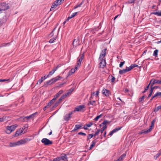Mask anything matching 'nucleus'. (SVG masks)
I'll use <instances>...</instances> for the list:
<instances>
[{
	"mask_svg": "<svg viewBox=\"0 0 161 161\" xmlns=\"http://www.w3.org/2000/svg\"><path fill=\"white\" fill-rule=\"evenodd\" d=\"M60 157L61 159L64 161H65L67 158V157L65 154H62Z\"/></svg>",
	"mask_w": 161,
	"mask_h": 161,
	"instance_id": "bb28decb",
	"label": "nucleus"
},
{
	"mask_svg": "<svg viewBox=\"0 0 161 161\" xmlns=\"http://www.w3.org/2000/svg\"><path fill=\"white\" fill-rule=\"evenodd\" d=\"M122 128V126L119 127L117 128H115V129H114L112 130L114 132V133H115V132H117L119 130H120Z\"/></svg>",
	"mask_w": 161,
	"mask_h": 161,
	"instance_id": "2f4dec72",
	"label": "nucleus"
},
{
	"mask_svg": "<svg viewBox=\"0 0 161 161\" xmlns=\"http://www.w3.org/2000/svg\"><path fill=\"white\" fill-rule=\"evenodd\" d=\"M18 145V143H17V142H10L9 143V146L10 147H15Z\"/></svg>",
	"mask_w": 161,
	"mask_h": 161,
	"instance_id": "412c9836",
	"label": "nucleus"
},
{
	"mask_svg": "<svg viewBox=\"0 0 161 161\" xmlns=\"http://www.w3.org/2000/svg\"><path fill=\"white\" fill-rule=\"evenodd\" d=\"M24 118H25V117H24V116L22 117H20L19 118V119L20 120L22 121H24V122L26 121V119Z\"/></svg>",
	"mask_w": 161,
	"mask_h": 161,
	"instance_id": "a18cd8bd",
	"label": "nucleus"
},
{
	"mask_svg": "<svg viewBox=\"0 0 161 161\" xmlns=\"http://www.w3.org/2000/svg\"><path fill=\"white\" fill-rule=\"evenodd\" d=\"M155 122V120H153L151 122V126L149 127V128L148 129L149 130H150V131H151L152 130V129L153 128L154 123Z\"/></svg>",
	"mask_w": 161,
	"mask_h": 161,
	"instance_id": "5701e85b",
	"label": "nucleus"
},
{
	"mask_svg": "<svg viewBox=\"0 0 161 161\" xmlns=\"http://www.w3.org/2000/svg\"><path fill=\"white\" fill-rule=\"evenodd\" d=\"M74 46L76 47L80 45V42L78 39H75L72 43Z\"/></svg>",
	"mask_w": 161,
	"mask_h": 161,
	"instance_id": "ddd939ff",
	"label": "nucleus"
},
{
	"mask_svg": "<svg viewBox=\"0 0 161 161\" xmlns=\"http://www.w3.org/2000/svg\"><path fill=\"white\" fill-rule=\"evenodd\" d=\"M155 80L156 84H161V80H158L156 79H155Z\"/></svg>",
	"mask_w": 161,
	"mask_h": 161,
	"instance_id": "de8ad7c7",
	"label": "nucleus"
},
{
	"mask_svg": "<svg viewBox=\"0 0 161 161\" xmlns=\"http://www.w3.org/2000/svg\"><path fill=\"white\" fill-rule=\"evenodd\" d=\"M126 155L125 153H124L121 155L119 158L117 159L116 161H122L123 159L125 157Z\"/></svg>",
	"mask_w": 161,
	"mask_h": 161,
	"instance_id": "b1692460",
	"label": "nucleus"
},
{
	"mask_svg": "<svg viewBox=\"0 0 161 161\" xmlns=\"http://www.w3.org/2000/svg\"><path fill=\"white\" fill-rule=\"evenodd\" d=\"M1 6L3 7L2 9L0 8V11H1L2 10L5 11L9 8V6L6 3H3L2 4Z\"/></svg>",
	"mask_w": 161,
	"mask_h": 161,
	"instance_id": "1a4fd4ad",
	"label": "nucleus"
},
{
	"mask_svg": "<svg viewBox=\"0 0 161 161\" xmlns=\"http://www.w3.org/2000/svg\"><path fill=\"white\" fill-rule=\"evenodd\" d=\"M109 123V122L107 120H105L102 123V124H103V125H105L107 124L108 123Z\"/></svg>",
	"mask_w": 161,
	"mask_h": 161,
	"instance_id": "603ef678",
	"label": "nucleus"
},
{
	"mask_svg": "<svg viewBox=\"0 0 161 161\" xmlns=\"http://www.w3.org/2000/svg\"><path fill=\"white\" fill-rule=\"evenodd\" d=\"M157 96H159L160 97H161V92H158L156 93Z\"/></svg>",
	"mask_w": 161,
	"mask_h": 161,
	"instance_id": "69168bd1",
	"label": "nucleus"
},
{
	"mask_svg": "<svg viewBox=\"0 0 161 161\" xmlns=\"http://www.w3.org/2000/svg\"><path fill=\"white\" fill-rule=\"evenodd\" d=\"M100 131V130L99 129L97 130V131L95 132V134H93V136H95L98 135Z\"/></svg>",
	"mask_w": 161,
	"mask_h": 161,
	"instance_id": "5fc2aeb1",
	"label": "nucleus"
},
{
	"mask_svg": "<svg viewBox=\"0 0 161 161\" xmlns=\"http://www.w3.org/2000/svg\"><path fill=\"white\" fill-rule=\"evenodd\" d=\"M57 39V37L56 36L55 37H53V38H51L49 41V42L52 43H53L55 40Z\"/></svg>",
	"mask_w": 161,
	"mask_h": 161,
	"instance_id": "c9c22d12",
	"label": "nucleus"
},
{
	"mask_svg": "<svg viewBox=\"0 0 161 161\" xmlns=\"http://www.w3.org/2000/svg\"><path fill=\"white\" fill-rule=\"evenodd\" d=\"M80 66V65H78V64H76L75 65V68H74L75 70H77L78 68H79V67Z\"/></svg>",
	"mask_w": 161,
	"mask_h": 161,
	"instance_id": "052dcab7",
	"label": "nucleus"
},
{
	"mask_svg": "<svg viewBox=\"0 0 161 161\" xmlns=\"http://www.w3.org/2000/svg\"><path fill=\"white\" fill-rule=\"evenodd\" d=\"M99 60L100 61L99 64V67L103 68L106 66V60L103 58L100 59L99 58Z\"/></svg>",
	"mask_w": 161,
	"mask_h": 161,
	"instance_id": "20e7f679",
	"label": "nucleus"
},
{
	"mask_svg": "<svg viewBox=\"0 0 161 161\" xmlns=\"http://www.w3.org/2000/svg\"><path fill=\"white\" fill-rule=\"evenodd\" d=\"M5 118L4 117H3L2 118H0V121L2 122L4 121L5 120Z\"/></svg>",
	"mask_w": 161,
	"mask_h": 161,
	"instance_id": "0e129e2a",
	"label": "nucleus"
},
{
	"mask_svg": "<svg viewBox=\"0 0 161 161\" xmlns=\"http://www.w3.org/2000/svg\"><path fill=\"white\" fill-rule=\"evenodd\" d=\"M108 79H109V81L112 82H114L115 80V77L111 75H109Z\"/></svg>",
	"mask_w": 161,
	"mask_h": 161,
	"instance_id": "f3484780",
	"label": "nucleus"
},
{
	"mask_svg": "<svg viewBox=\"0 0 161 161\" xmlns=\"http://www.w3.org/2000/svg\"><path fill=\"white\" fill-rule=\"evenodd\" d=\"M58 4L57 3V2L55 1L53 4L52 5L50 10L52 11V10H53V8H55L57 7V6H58Z\"/></svg>",
	"mask_w": 161,
	"mask_h": 161,
	"instance_id": "a211bd4d",
	"label": "nucleus"
},
{
	"mask_svg": "<svg viewBox=\"0 0 161 161\" xmlns=\"http://www.w3.org/2000/svg\"><path fill=\"white\" fill-rule=\"evenodd\" d=\"M158 50H155L153 54V55L155 56V57H157L158 56Z\"/></svg>",
	"mask_w": 161,
	"mask_h": 161,
	"instance_id": "79ce46f5",
	"label": "nucleus"
},
{
	"mask_svg": "<svg viewBox=\"0 0 161 161\" xmlns=\"http://www.w3.org/2000/svg\"><path fill=\"white\" fill-rule=\"evenodd\" d=\"M23 132L22 130L20 128L19 130H17L15 132V133L14 135V137H17L20 135Z\"/></svg>",
	"mask_w": 161,
	"mask_h": 161,
	"instance_id": "f8f14e48",
	"label": "nucleus"
},
{
	"mask_svg": "<svg viewBox=\"0 0 161 161\" xmlns=\"http://www.w3.org/2000/svg\"><path fill=\"white\" fill-rule=\"evenodd\" d=\"M66 95L65 94V93L63 95H62V96L60 97L63 100V99L65 98L66 97H67Z\"/></svg>",
	"mask_w": 161,
	"mask_h": 161,
	"instance_id": "8fccbe9b",
	"label": "nucleus"
},
{
	"mask_svg": "<svg viewBox=\"0 0 161 161\" xmlns=\"http://www.w3.org/2000/svg\"><path fill=\"white\" fill-rule=\"evenodd\" d=\"M102 114H100V115H98L94 119V120L95 121H97L102 116Z\"/></svg>",
	"mask_w": 161,
	"mask_h": 161,
	"instance_id": "37998d69",
	"label": "nucleus"
},
{
	"mask_svg": "<svg viewBox=\"0 0 161 161\" xmlns=\"http://www.w3.org/2000/svg\"><path fill=\"white\" fill-rule=\"evenodd\" d=\"M37 113V112H36L35 113H34L31 115H30L29 116H27L25 117V118L26 119V121H27L28 120L31 118H33L35 117V115Z\"/></svg>",
	"mask_w": 161,
	"mask_h": 161,
	"instance_id": "9b49d317",
	"label": "nucleus"
},
{
	"mask_svg": "<svg viewBox=\"0 0 161 161\" xmlns=\"http://www.w3.org/2000/svg\"><path fill=\"white\" fill-rule=\"evenodd\" d=\"M107 49L105 48L103 50L100 54V57L99 58L101 59V58H103L106 55V51Z\"/></svg>",
	"mask_w": 161,
	"mask_h": 161,
	"instance_id": "6e6552de",
	"label": "nucleus"
},
{
	"mask_svg": "<svg viewBox=\"0 0 161 161\" xmlns=\"http://www.w3.org/2000/svg\"><path fill=\"white\" fill-rule=\"evenodd\" d=\"M62 78L61 76L58 75L57 77H56L54 78H52L51 79V80H52V82H51V84H53L57 81L60 80V79Z\"/></svg>",
	"mask_w": 161,
	"mask_h": 161,
	"instance_id": "9d476101",
	"label": "nucleus"
},
{
	"mask_svg": "<svg viewBox=\"0 0 161 161\" xmlns=\"http://www.w3.org/2000/svg\"><path fill=\"white\" fill-rule=\"evenodd\" d=\"M107 127L106 125H104L102 128L101 130H100L101 134L103 133V131L107 128Z\"/></svg>",
	"mask_w": 161,
	"mask_h": 161,
	"instance_id": "72a5a7b5",
	"label": "nucleus"
},
{
	"mask_svg": "<svg viewBox=\"0 0 161 161\" xmlns=\"http://www.w3.org/2000/svg\"><path fill=\"white\" fill-rule=\"evenodd\" d=\"M78 134L79 135H83V136H86V134H85V133H83L82 132H79Z\"/></svg>",
	"mask_w": 161,
	"mask_h": 161,
	"instance_id": "680f3d73",
	"label": "nucleus"
},
{
	"mask_svg": "<svg viewBox=\"0 0 161 161\" xmlns=\"http://www.w3.org/2000/svg\"><path fill=\"white\" fill-rule=\"evenodd\" d=\"M136 0H128L127 3L128 4L134 3Z\"/></svg>",
	"mask_w": 161,
	"mask_h": 161,
	"instance_id": "49530a36",
	"label": "nucleus"
},
{
	"mask_svg": "<svg viewBox=\"0 0 161 161\" xmlns=\"http://www.w3.org/2000/svg\"><path fill=\"white\" fill-rule=\"evenodd\" d=\"M151 14L157 15L158 16H161V10L159 11L158 12H152Z\"/></svg>",
	"mask_w": 161,
	"mask_h": 161,
	"instance_id": "393cba45",
	"label": "nucleus"
},
{
	"mask_svg": "<svg viewBox=\"0 0 161 161\" xmlns=\"http://www.w3.org/2000/svg\"><path fill=\"white\" fill-rule=\"evenodd\" d=\"M62 100V99L61 98V97L59 98L58 101L54 104L53 107L55 108L57 107L59 104L61 102Z\"/></svg>",
	"mask_w": 161,
	"mask_h": 161,
	"instance_id": "dca6fc26",
	"label": "nucleus"
},
{
	"mask_svg": "<svg viewBox=\"0 0 161 161\" xmlns=\"http://www.w3.org/2000/svg\"><path fill=\"white\" fill-rule=\"evenodd\" d=\"M64 92V91L62 90H60L58 93H57L56 95L58 97H59L61 94H62Z\"/></svg>",
	"mask_w": 161,
	"mask_h": 161,
	"instance_id": "c03bdc74",
	"label": "nucleus"
},
{
	"mask_svg": "<svg viewBox=\"0 0 161 161\" xmlns=\"http://www.w3.org/2000/svg\"><path fill=\"white\" fill-rule=\"evenodd\" d=\"M73 90L74 89L71 88L69 90V91L65 93V94L67 96L68 95L71 94Z\"/></svg>",
	"mask_w": 161,
	"mask_h": 161,
	"instance_id": "c756f323",
	"label": "nucleus"
},
{
	"mask_svg": "<svg viewBox=\"0 0 161 161\" xmlns=\"http://www.w3.org/2000/svg\"><path fill=\"white\" fill-rule=\"evenodd\" d=\"M43 77H42L41 79H40L38 81V82L37 83V84H40L44 80L43 79Z\"/></svg>",
	"mask_w": 161,
	"mask_h": 161,
	"instance_id": "473e14b6",
	"label": "nucleus"
},
{
	"mask_svg": "<svg viewBox=\"0 0 161 161\" xmlns=\"http://www.w3.org/2000/svg\"><path fill=\"white\" fill-rule=\"evenodd\" d=\"M77 13H78V12H75V13H74L72 14L70 16H69L68 17V18L67 19V20H69V19H71L72 18L74 17V16H75L76 15V14H77Z\"/></svg>",
	"mask_w": 161,
	"mask_h": 161,
	"instance_id": "a878e982",
	"label": "nucleus"
},
{
	"mask_svg": "<svg viewBox=\"0 0 161 161\" xmlns=\"http://www.w3.org/2000/svg\"><path fill=\"white\" fill-rule=\"evenodd\" d=\"M159 109H161V105L155 108L154 110V111L156 112H158Z\"/></svg>",
	"mask_w": 161,
	"mask_h": 161,
	"instance_id": "e433bc0d",
	"label": "nucleus"
},
{
	"mask_svg": "<svg viewBox=\"0 0 161 161\" xmlns=\"http://www.w3.org/2000/svg\"><path fill=\"white\" fill-rule=\"evenodd\" d=\"M96 142V140H94V141H93L92 143V144H91V145L90 146V147H89V150L91 149L92 148L94 147L95 145V144Z\"/></svg>",
	"mask_w": 161,
	"mask_h": 161,
	"instance_id": "cd10ccee",
	"label": "nucleus"
},
{
	"mask_svg": "<svg viewBox=\"0 0 161 161\" xmlns=\"http://www.w3.org/2000/svg\"><path fill=\"white\" fill-rule=\"evenodd\" d=\"M41 142L46 146H48L51 145L53 143L52 141L46 138H43L41 140Z\"/></svg>",
	"mask_w": 161,
	"mask_h": 161,
	"instance_id": "7ed1b4c3",
	"label": "nucleus"
},
{
	"mask_svg": "<svg viewBox=\"0 0 161 161\" xmlns=\"http://www.w3.org/2000/svg\"><path fill=\"white\" fill-rule=\"evenodd\" d=\"M161 155V153H160V152H159L157 154L154 156V158L156 160L157 158H158Z\"/></svg>",
	"mask_w": 161,
	"mask_h": 161,
	"instance_id": "4c0bfd02",
	"label": "nucleus"
},
{
	"mask_svg": "<svg viewBox=\"0 0 161 161\" xmlns=\"http://www.w3.org/2000/svg\"><path fill=\"white\" fill-rule=\"evenodd\" d=\"M18 145H20L22 144H24L25 143V141L24 140H21L17 142Z\"/></svg>",
	"mask_w": 161,
	"mask_h": 161,
	"instance_id": "c85d7f7f",
	"label": "nucleus"
},
{
	"mask_svg": "<svg viewBox=\"0 0 161 161\" xmlns=\"http://www.w3.org/2000/svg\"><path fill=\"white\" fill-rule=\"evenodd\" d=\"M62 0H56V2H57V3L59 5L61 4Z\"/></svg>",
	"mask_w": 161,
	"mask_h": 161,
	"instance_id": "bf43d9fd",
	"label": "nucleus"
},
{
	"mask_svg": "<svg viewBox=\"0 0 161 161\" xmlns=\"http://www.w3.org/2000/svg\"><path fill=\"white\" fill-rule=\"evenodd\" d=\"M84 57L83 55H81L80 58H78V61L77 62V64L78 65H81V62L82 61Z\"/></svg>",
	"mask_w": 161,
	"mask_h": 161,
	"instance_id": "2eb2a0df",
	"label": "nucleus"
},
{
	"mask_svg": "<svg viewBox=\"0 0 161 161\" xmlns=\"http://www.w3.org/2000/svg\"><path fill=\"white\" fill-rule=\"evenodd\" d=\"M151 132L150 130L148 129H144L142 130L139 132V134H147L149 132Z\"/></svg>",
	"mask_w": 161,
	"mask_h": 161,
	"instance_id": "4468645a",
	"label": "nucleus"
},
{
	"mask_svg": "<svg viewBox=\"0 0 161 161\" xmlns=\"http://www.w3.org/2000/svg\"><path fill=\"white\" fill-rule=\"evenodd\" d=\"M58 97L56 95H55L54 96L53 98V100H54L55 101Z\"/></svg>",
	"mask_w": 161,
	"mask_h": 161,
	"instance_id": "338daca9",
	"label": "nucleus"
},
{
	"mask_svg": "<svg viewBox=\"0 0 161 161\" xmlns=\"http://www.w3.org/2000/svg\"><path fill=\"white\" fill-rule=\"evenodd\" d=\"M125 63V61L123 62H121L120 64L119 65V67L120 68H122L124 65V64Z\"/></svg>",
	"mask_w": 161,
	"mask_h": 161,
	"instance_id": "864d4df0",
	"label": "nucleus"
},
{
	"mask_svg": "<svg viewBox=\"0 0 161 161\" xmlns=\"http://www.w3.org/2000/svg\"><path fill=\"white\" fill-rule=\"evenodd\" d=\"M9 43H3L0 46V47H6L7 45L9 44Z\"/></svg>",
	"mask_w": 161,
	"mask_h": 161,
	"instance_id": "6e6d98bb",
	"label": "nucleus"
},
{
	"mask_svg": "<svg viewBox=\"0 0 161 161\" xmlns=\"http://www.w3.org/2000/svg\"><path fill=\"white\" fill-rule=\"evenodd\" d=\"M93 123L92 122H90L88 124H86V125L87 127H91Z\"/></svg>",
	"mask_w": 161,
	"mask_h": 161,
	"instance_id": "3c124183",
	"label": "nucleus"
},
{
	"mask_svg": "<svg viewBox=\"0 0 161 161\" xmlns=\"http://www.w3.org/2000/svg\"><path fill=\"white\" fill-rule=\"evenodd\" d=\"M102 93L106 97H108L111 94L110 91L104 88L102 91Z\"/></svg>",
	"mask_w": 161,
	"mask_h": 161,
	"instance_id": "423d86ee",
	"label": "nucleus"
},
{
	"mask_svg": "<svg viewBox=\"0 0 161 161\" xmlns=\"http://www.w3.org/2000/svg\"><path fill=\"white\" fill-rule=\"evenodd\" d=\"M56 71V69H53L50 72H49V73L48 75H49V76L52 75L53 74H54V73Z\"/></svg>",
	"mask_w": 161,
	"mask_h": 161,
	"instance_id": "a19ab883",
	"label": "nucleus"
},
{
	"mask_svg": "<svg viewBox=\"0 0 161 161\" xmlns=\"http://www.w3.org/2000/svg\"><path fill=\"white\" fill-rule=\"evenodd\" d=\"M56 28H55L53 30V31H52L51 33L50 34V35L51 36H53L54 35V32Z\"/></svg>",
	"mask_w": 161,
	"mask_h": 161,
	"instance_id": "e2e57ef3",
	"label": "nucleus"
},
{
	"mask_svg": "<svg viewBox=\"0 0 161 161\" xmlns=\"http://www.w3.org/2000/svg\"><path fill=\"white\" fill-rule=\"evenodd\" d=\"M85 108V106L84 105H80L75 107L74 111H72L73 113L76 111H81L82 110Z\"/></svg>",
	"mask_w": 161,
	"mask_h": 161,
	"instance_id": "39448f33",
	"label": "nucleus"
},
{
	"mask_svg": "<svg viewBox=\"0 0 161 161\" xmlns=\"http://www.w3.org/2000/svg\"><path fill=\"white\" fill-rule=\"evenodd\" d=\"M138 66V65L136 64H132L129 67H127L125 69H124L122 70H120L119 72V74L120 75H123L130 71L132 69Z\"/></svg>",
	"mask_w": 161,
	"mask_h": 161,
	"instance_id": "f257e3e1",
	"label": "nucleus"
},
{
	"mask_svg": "<svg viewBox=\"0 0 161 161\" xmlns=\"http://www.w3.org/2000/svg\"><path fill=\"white\" fill-rule=\"evenodd\" d=\"M155 84H156V82L155 79L153 78L150 80L149 84L150 85H151L150 87H153V85Z\"/></svg>",
	"mask_w": 161,
	"mask_h": 161,
	"instance_id": "6ab92c4d",
	"label": "nucleus"
},
{
	"mask_svg": "<svg viewBox=\"0 0 161 161\" xmlns=\"http://www.w3.org/2000/svg\"><path fill=\"white\" fill-rule=\"evenodd\" d=\"M12 79H0V82H3L6 81H7L8 82L10 81Z\"/></svg>",
	"mask_w": 161,
	"mask_h": 161,
	"instance_id": "58836bf2",
	"label": "nucleus"
},
{
	"mask_svg": "<svg viewBox=\"0 0 161 161\" xmlns=\"http://www.w3.org/2000/svg\"><path fill=\"white\" fill-rule=\"evenodd\" d=\"M96 103V101H90L89 102V103H88V105H91L92 106H94L95 105V103Z\"/></svg>",
	"mask_w": 161,
	"mask_h": 161,
	"instance_id": "f704fd0d",
	"label": "nucleus"
},
{
	"mask_svg": "<svg viewBox=\"0 0 161 161\" xmlns=\"http://www.w3.org/2000/svg\"><path fill=\"white\" fill-rule=\"evenodd\" d=\"M81 127V125H76L74 129L72 131H75L77 130L80 129Z\"/></svg>",
	"mask_w": 161,
	"mask_h": 161,
	"instance_id": "aec40b11",
	"label": "nucleus"
},
{
	"mask_svg": "<svg viewBox=\"0 0 161 161\" xmlns=\"http://www.w3.org/2000/svg\"><path fill=\"white\" fill-rule=\"evenodd\" d=\"M58 97L56 95H55L54 96L53 98V100H54L55 101Z\"/></svg>",
	"mask_w": 161,
	"mask_h": 161,
	"instance_id": "774afa93",
	"label": "nucleus"
},
{
	"mask_svg": "<svg viewBox=\"0 0 161 161\" xmlns=\"http://www.w3.org/2000/svg\"><path fill=\"white\" fill-rule=\"evenodd\" d=\"M18 125L16 124L12 125L11 126H7L6 127L7 131L6 133L7 134H9L12 131H14L16 128L17 127Z\"/></svg>",
	"mask_w": 161,
	"mask_h": 161,
	"instance_id": "f03ea898",
	"label": "nucleus"
},
{
	"mask_svg": "<svg viewBox=\"0 0 161 161\" xmlns=\"http://www.w3.org/2000/svg\"><path fill=\"white\" fill-rule=\"evenodd\" d=\"M73 112L71 111L68 114H65L64 116V119L67 121H69L71 117V115L73 114Z\"/></svg>",
	"mask_w": 161,
	"mask_h": 161,
	"instance_id": "0eeeda50",
	"label": "nucleus"
},
{
	"mask_svg": "<svg viewBox=\"0 0 161 161\" xmlns=\"http://www.w3.org/2000/svg\"><path fill=\"white\" fill-rule=\"evenodd\" d=\"M76 70L72 68L71 70H70L69 72V75H71L73 73H74Z\"/></svg>",
	"mask_w": 161,
	"mask_h": 161,
	"instance_id": "7c9ffc66",
	"label": "nucleus"
},
{
	"mask_svg": "<svg viewBox=\"0 0 161 161\" xmlns=\"http://www.w3.org/2000/svg\"><path fill=\"white\" fill-rule=\"evenodd\" d=\"M157 97V94L156 93V94L153 96H152V97H151V99H150V101H149L150 102H151L152 101V100L155 97Z\"/></svg>",
	"mask_w": 161,
	"mask_h": 161,
	"instance_id": "13d9d810",
	"label": "nucleus"
},
{
	"mask_svg": "<svg viewBox=\"0 0 161 161\" xmlns=\"http://www.w3.org/2000/svg\"><path fill=\"white\" fill-rule=\"evenodd\" d=\"M93 136V134H89L87 136V141L89 140V139H90L92 138Z\"/></svg>",
	"mask_w": 161,
	"mask_h": 161,
	"instance_id": "ea45409f",
	"label": "nucleus"
},
{
	"mask_svg": "<svg viewBox=\"0 0 161 161\" xmlns=\"http://www.w3.org/2000/svg\"><path fill=\"white\" fill-rule=\"evenodd\" d=\"M66 95L65 94V93L63 95H62V96L60 97L63 100V99L65 98L66 97H67Z\"/></svg>",
	"mask_w": 161,
	"mask_h": 161,
	"instance_id": "09e8293b",
	"label": "nucleus"
},
{
	"mask_svg": "<svg viewBox=\"0 0 161 161\" xmlns=\"http://www.w3.org/2000/svg\"><path fill=\"white\" fill-rule=\"evenodd\" d=\"M52 82V80H51V79L46 82H45L44 83L43 86L47 87L48 85H51V84H51V82Z\"/></svg>",
	"mask_w": 161,
	"mask_h": 161,
	"instance_id": "4be33fe9",
	"label": "nucleus"
},
{
	"mask_svg": "<svg viewBox=\"0 0 161 161\" xmlns=\"http://www.w3.org/2000/svg\"><path fill=\"white\" fill-rule=\"evenodd\" d=\"M144 99V97H142L139 99V103H141Z\"/></svg>",
	"mask_w": 161,
	"mask_h": 161,
	"instance_id": "4d7b16f0",
	"label": "nucleus"
}]
</instances>
